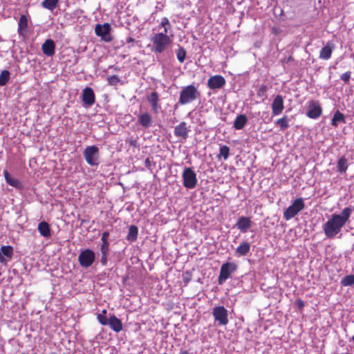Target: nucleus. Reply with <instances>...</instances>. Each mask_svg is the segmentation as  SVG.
Listing matches in <instances>:
<instances>
[{
	"label": "nucleus",
	"instance_id": "obj_3",
	"mask_svg": "<svg viewBox=\"0 0 354 354\" xmlns=\"http://www.w3.org/2000/svg\"><path fill=\"white\" fill-rule=\"evenodd\" d=\"M200 96V93L194 85L183 88L180 93L178 103L184 105L196 100Z\"/></svg>",
	"mask_w": 354,
	"mask_h": 354
},
{
	"label": "nucleus",
	"instance_id": "obj_46",
	"mask_svg": "<svg viewBox=\"0 0 354 354\" xmlns=\"http://www.w3.org/2000/svg\"><path fill=\"white\" fill-rule=\"evenodd\" d=\"M145 165H146L147 167H149L150 166L151 162H150L149 158H147L145 160Z\"/></svg>",
	"mask_w": 354,
	"mask_h": 354
},
{
	"label": "nucleus",
	"instance_id": "obj_14",
	"mask_svg": "<svg viewBox=\"0 0 354 354\" xmlns=\"http://www.w3.org/2000/svg\"><path fill=\"white\" fill-rule=\"evenodd\" d=\"M82 101L88 106H91L95 103V96L91 88L86 87L83 90Z\"/></svg>",
	"mask_w": 354,
	"mask_h": 354
},
{
	"label": "nucleus",
	"instance_id": "obj_30",
	"mask_svg": "<svg viewBox=\"0 0 354 354\" xmlns=\"http://www.w3.org/2000/svg\"><path fill=\"white\" fill-rule=\"evenodd\" d=\"M3 174H4L6 181L8 185H10L14 187H16V188H19L21 187V183L19 182V180H18L17 179L11 178L7 170H5L3 171Z\"/></svg>",
	"mask_w": 354,
	"mask_h": 354
},
{
	"label": "nucleus",
	"instance_id": "obj_47",
	"mask_svg": "<svg viewBox=\"0 0 354 354\" xmlns=\"http://www.w3.org/2000/svg\"><path fill=\"white\" fill-rule=\"evenodd\" d=\"M134 41V39H133L132 37H128L127 39V43H131V42H133Z\"/></svg>",
	"mask_w": 354,
	"mask_h": 354
},
{
	"label": "nucleus",
	"instance_id": "obj_21",
	"mask_svg": "<svg viewBox=\"0 0 354 354\" xmlns=\"http://www.w3.org/2000/svg\"><path fill=\"white\" fill-rule=\"evenodd\" d=\"M148 102L151 104L153 111L155 113L158 112V109L160 108V106L158 104L159 102V96L157 92L154 91L152 92L148 97H147Z\"/></svg>",
	"mask_w": 354,
	"mask_h": 354
},
{
	"label": "nucleus",
	"instance_id": "obj_34",
	"mask_svg": "<svg viewBox=\"0 0 354 354\" xmlns=\"http://www.w3.org/2000/svg\"><path fill=\"white\" fill-rule=\"evenodd\" d=\"M10 72L7 70L2 71L0 74V86H5L10 80Z\"/></svg>",
	"mask_w": 354,
	"mask_h": 354
},
{
	"label": "nucleus",
	"instance_id": "obj_51",
	"mask_svg": "<svg viewBox=\"0 0 354 354\" xmlns=\"http://www.w3.org/2000/svg\"><path fill=\"white\" fill-rule=\"evenodd\" d=\"M162 22L168 23L169 21H168V20H167L166 18H165V19H164V21H163Z\"/></svg>",
	"mask_w": 354,
	"mask_h": 354
},
{
	"label": "nucleus",
	"instance_id": "obj_8",
	"mask_svg": "<svg viewBox=\"0 0 354 354\" xmlns=\"http://www.w3.org/2000/svg\"><path fill=\"white\" fill-rule=\"evenodd\" d=\"M182 177L183 185L185 188L194 189L196 187L197 184L196 174L192 168H185L183 172Z\"/></svg>",
	"mask_w": 354,
	"mask_h": 354
},
{
	"label": "nucleus",
	"instance_id": "obj_26",
	"mask_svg": "<svg viewBox=\"0 0 354 354\" xmlns=\"http://www.w3.org/2000/svg\"><path fill=\"white\" fill-rule=\"evenodd\" d=\"M339 122L345 123V118L343 113H342L339 111H337L332 118L331 124L332 126L336 127L338 126Z\"/></svg>",
	"mask_w": 354,
	"mask_h": 354
},
{
	"label": "nucleus",
	"instance_id": "obj_16",
	"mask_svg": "<svg viewBox=\"0 0 354 354\" xmlns=\"http://www.w3.org/2000/svg\"><path fill=\"white\" fill-rule=\"evenodd\" d=\"M43 53L48 57L54 55L55 52V44L52 39H47L41 46Z\"/></svg>",
	"mask_w": 354,
	"mask_h": 354
},
{
	"label": "nucleus",
	"instance_id": "obj_48",
	"mask_svg": "<svg viewBox=\"0 0 354 354\" xmlns=\"http://www.w3.org/2000/svg\"><path fill=\"white\" fill-rule=\"evenodd\" d=\"M106 313H107L106 310V309H104V310L102 311V313H99V315H104V316H106Z\"/></svg>",
	"mask_w": 354,
	"mask_h": 354
},
{
	"label": "nucleus",
	"instance_id": "obj_25",
	"mask_svg": "<svg viewBox=\"0 0 354 354\" xmlns=\"http://www.w3.org/2000/svg\"><path fill=\"white\" fill-rule=\"evenodd\" d=\"M152 121V118L148 113H144L139 115L138 122L140 124L144 127H149Z\"/></svg>",
	"mask_w": 354,
	"mask_h": 354
},
{
	"label": "nucleus",
	"instance_id": "obj_45",
	"mask_svg": "<svg viewBox=\"0 0 354 354\" xmlns=\"http://www.w3.org/2000/svg\"><path fill=\"white\" fill-rule=\"evenodd\" d=\"M297 304L298 307L300 308H303L304 306V301L301 299H298L297 301Z\"/></svg>",
	"mask_w": 354,
	"mask_h": 354
},
{
	"label": "nucleus",
	"instance_id": "obj_40",
	"mask_svg": "<svg viewBox=\"0 0 354 354\" xmlns=\"http://www.w3.org/2000/svg\"><path fill=\"white\" fill-rule=\"evenodd\" d=\"M272 31L274 35H279L283 32V30L280 26H274L272 27Z\"/></svg>",
	"mask_w": 354,
	"mask_h": 354
},
{
	"label": "nucleus",
	"instance_id": "obj_5",
	"mask_svg": "<svg viewBox=\"0 0 354 354\" xmlns=\"http://www.w3.org/2000/svg\"><path fill=\"white\" fill-rule=\"evenodd\" d=\"M95 32L104 42H111L113 39L112 28L110 24H97Z\"/></svg>",
	"mask_w": 354,
	"mask_h": 354
},
{
	"label": "nucleus",
	"instance_id": "obj_23",
	"mask_svg": "<svg viewBox=\"0 0 354 354\" xmlns=\"http://www.w3.org/2000/svg\"><path fill=\"white\" fill-rule=\"evenodd\" d=\"M38 231L44 237L48 238L51 235L49 224L46 221L40 222L38 224Z\"/></svg>",
	"mask_w": 354,
	"mask_h": 354
},
{
	"label": "nucleus",
	"instance_id": "obj_53",
	"mask_svg": "<svg viewBox=\"0 0 354 354\" xmlns=\"http://www.w3.org/2000/svg\"><path fill=\"white\" fill-rule=\"evenodd\" d=\"M352 341L354 342V335L352 337Z\"/></svg>",
	"mask_w": 354,
	"mask_h": 354
},
{
	"label": "nucleus",
	"instance_id": "obj_36",
	"mask_svg": "<svg viewBox=\"0 0 354 354\" xmlns=\"http://www.w3.org/2000/svg\"><path fill=\"white\" fill-rule=\"evenodd\" d=\"M186 55H187V52H186L185 49L183 47H180L176 52L178 60L180 63H183L185 61Z\"/></svg>",
	"mask_w": 354,
	"mask_h": 354
},
{
	"label": "nucleus",
	"instance_id": "obj_44",
	"mask_svg": "<svg viewBox=\"0 0 354 354\" xmlns=\"http://www.w3.org/2000/svg\"><path fill=\"white\" fill-rule=\"evenodd\" d=\"M19 22H28L27 17L24 15H22L19 18Z\"/></svg>",
	"mask_w": 354,
	"mask_h": 354
},
{
	"label": "nucleus",
	"instance_id": "obj_13",
	"mask_svg": "<svg viewBox=\"0 0 354 354\" xmlns=\"http://www.w3.org/2000/svg\"><path fill=\"white\" fill-rule=\"evenodd\" d=\"M225 84V78L219 75L212 76L207 81V86L210 89H219Z\"/></svg>",
	"mask_w": 354,
	"mask_h": 354
},
{
	"label": "nucleus",
	"instance_id": "obj_39",
	"mask_svg": "<svg viewBox=\"0 0 354 354\" xmlns=\"http://www.w3.org/2000/svg\"><path fill=\"white\" fill-rule=\"evenodd\" d=\"M97 319L99 322V323L102 326L108 325L109 319H107L106 316H104V315L97 314Z\"/></svg>",
	"mask_w": 354,
	"mask_h": 354
},
{
	"label": "nucleus",
	"instance_id": "obj_37",
	"mask_svg": "<svg viewBox=\"0 0 354 354\" xmlns=\"http://www.w3.org/2000/svg\"><path fill=\"white\" fill-rule=\"evenodd\" d=\"M230 153V148L227 146L223 145L220 147L219 155L225 160L227 159Z\"/></svg>",
	"mask_w": 354,
	"mask_h": 354
},
{
	"label": "nucleus",
	"instance_id": "obj_52",
	"mask_svg": "<svg viewBox=\"0 0 354 354\" xmlns=\"http://www.w3.org/2000/svg\"><path fill=\"white\" fill-rule=\"evenodd\" d=\"M112 78H114L115 80H118V78L115 76H113Z\"/></svg>",
	"mask_w": 354,
	"mask_h": 354
},
{
	"label": "nucleus",
	"instance_id": "obj_24",
	"mask_svg": "<svg viewBox=\"0 0 354 354\" xmlns=\"http://www.w3.org/2000/svg\"><path fill=\"white\" fill-rule=\"evenodd\" d=\"M109 236V232L108 231H105L102 233L101 241L102 245L100 246V251L102 253L109 252V243L108 241V238Z\"/></svg>",
	"mask_w": 354,
	"mask_h": 354
},
{
	"label": "nucleus",
	"instance_id": "obj_2",
	"mask_svg": "<svg viewBox=\"0 0 354 354\" xmlns=\"http://www.w3.org/2000/svg\"><path fill=\"white\" fill-rule=\"evenodd\" d=\"M158 30L160 32L153 33L151 38L152 51L156 54L161 53L167 49L173 40L170 24H161Z\"/></svg>",
	"mask_w": 354,
	"mask_h": 354
},
{
	"label": "nucleus",
	"instance_id": "obj_35",
	"mask_svg": "<svg viewBox=\"0 0 354 354\" xmlns=\"http://www.w3.org/2000/svg\"><path fill=\"white\" fill-rule=\"evenodd\" d=\"M341 284L343 286H350L354 285V274L347 275L342 279Z\"/></svg>",
	"mask_w": 354,
	"mask_h": 354
},
{
	"label": "nucleus",
	"instance_id": "obj_28",
	"mask_svg": "<svg viewBox=\"0 0 354 354\" xmlns=\"http://www.w3.org/2000/svg\"><path fill=\"white\" fill-rule=\"evenodd\" d=\"M289 122L290 120L288 116L284 115L282 118L277 119L275 122V124L279 127L281 131H284L290 127Z\"/></svg>",
	"mask_w": 354,
	"mask_h": 354
},
{
	"label": "nucleus",
	"instance_id": "obj_11",
	"mask_svg": "<svg viewBox=\"0 0 354 354\" xmlns=\"http://www.w3.org/2000/svg\"><path fill=\"white\" fill-rule=\"evenodd\" d=\"M272 113L273 116L280 115L284 109V100L281 95H277L271 104Z\"/></svg>",
	"mask_w": 354,
	"mask_h": 354
},
{
	"label": "nucleus",
	"instance_id": "obj_29",
	"mask_svg": "<svg viewBox=\"0 0 354 354\" xmlns=\"http://www.w3.org/2000/svg\"><path fill=\"white\" fill-rule=\"evenodd\" d=\"M138 229L136 225H130L129 227V233L127 239L130 242H133L137 239Z\"/></svg>",
	"mask_w": 354,
	"mask_h": 354
},
{
	"label": "nucleus",
	"instance_id": "obj_27",
	"mask_svg": "<svg viewBox=\"0 0 354 354\" xmlns=\"http://www.w3.org/2000/svg\"><path fill=\"white\" fill-rule=\"evenodd\" d=\"M250 250V245L248 242H243L236 249V254L239 256L246 255Z\"/></svg>",
	"mask_w": 354,
	"mask_h": 354
},
{
	"label": "nucleus",
	"instance_id": "obj_33",
	"mask_svg": "<svg viewBox=\"0 0 354 354\" xmlns=\"http://www.w3.org/2000/svg\"><path fill=\"white\" fill-rule=\"evenodd\" d=\"M58 2L59 0H44L41 5L44 8L53 10L57 7Z\"/></svg>",
	"mask_w": 354,
	"mask_h": 354
},
{
	"label": "nucleus",
	"instance_id": "obj_19",
	"mask_svg": "<svg viewBox=\"0 0 354 354\" xmlns=\"http://www.w3.org/2000/svg\"><path fill=\"white\" fill-rule=\"evenodd\" d=\"M108 325L115 333L120 332L123 328L122 321L115 315L109 317Z\"/></svg>",
	"mask_w": 354,
	"mask_h": 354
},
{
	"label": "nucleus",
	"instance_id": "obj_42",
	"mask_svg": "<svg viewBox=\"0 0 354 354\" xmlns=\"http://www.w3.org/2000/svg\"><path fill=\"white\" fill-rule=\"evenodd\" d=\"M102 259H101V263H102V265H106V261H107V256L109 254V252H106L105 254L104 253H102Z\"/></svg>",
	"mask_w": 354,
	"mask_h": 354
},
{
	"label": "nucleus",
	"instance_id": "obj_38",
	"mask_svg": "<svg viewBox=\"0 0 354 354\" xmlns=\"http://www.w3.org/2000/svg\"><path fill=\"white\" fill-rule=\"evenodd\" d=\"M19 33L25 36L28 32V24H19Z\"/></svg>",
	"mask_w": 354,
	"mask_h": 354
},
{
	"label": "nucleus",
	"instance_id": "obj_31",
	"mask_svg": "<svg viewBox=\"0 0 354 354\" xmlns=\"http://www.w3.org/2000/svg\"><path fill=\"white\" fill-rule=\"evenodd\" d=\"M268 91V86L266 84H261L257 91V95L258 97L261 98L262 101L263 102L266 99H267V92Z\"/></svg>",
	"mask_w": 354,
	"mask_h": 354
},
{
	"label": "nucleus",
	"instance_id": "obj_22",
	"mask_svg": "<svg viewBox=\"0 0 354 354\" xmlns=\"http://www.w3.org/2000/svg\"><path fill=\"white\" fill-rule=\"evenodd\" d=\"M247 122L248 118L245 115H239L234 122V128L236 130H241L245 126Z\"/></svg>",
	"mask_w": 354,
	"mask_h": 354
},
{
	"label": "nucleus",
	"instance_id": "obj_15",
	"mask_svg": "<svg viewBox=\"0 0 354 354\" xmlns=\"http://www.w3.org/2000/svg\"><path fill=\"white\" fill-rule=\"evenodd\" d=\"M13 254V248L10 245H3L0 248V262L6 264L8 261L4 257L9 260L11 259Z\"/></svg>",
	"mask_w": 354,
	"mask_h": 354
},
{
	"label": "nucleus",
	"instance_id": "obj_9",
	"mask_svg": "<svg viewBox=\"0 0 354 354\" xmlns=\"http://www.w3.org/2000/svg\"><path fill=\"white\" fill-rule=\"evenodd\" d=\"M212 315L215 322L219 325L225 326L228 324V313L224 306H216L212 310Z\"/></svg>",
	"mask_w": 354,
	"mask_h": 354
},
{
	"label": "nucleus",
	"instance_id": "obj_41",
	"mask_svg": "<svg viewBox=\"0 0 354 354\" xmlns=\"http://www.w3.org/2000/svg\"><path fill=\"white\" fill-rule=\"evenodd\" d=\"M341 80L344 81L345 83H347L349 82L351 78V72L348 71L344 73H343L341 77Z\"/></svg>",
	"mask_w": 354,
	"mask_h": 354
},
{
	"label": "nucleus",
	"instance_id": "obj_6",
	"mask_svg": "<svg viewBox=\"0 0 354 354\" xmlns=\"http://www.w3.org/2000/svg\"><path fill=\"white\" fill-rule=\"evenodd\" d=\"M237 270V265L234 262H227L223 263L220 270L218 283L219 285L223 284L229 279L232 274Z\"/></svg>",
	"mask_w": 354,
	"mask_h": 354
},
{
	"label": "nucleus",
	"instance_id": "obj_4",
	"mask_svg": "<svg viewBox=\"0 0 354 354\" xmlns=\"http://www.w3.org/2000/svg\"><path fill=\"white\" fill-rule=\"evenodd\" d=\"M305 207L304 199L298 198L295 199L291 205H290L283 212V218L286 220H290L295 217L300 211Z\"/></svg>",
	"mask_w": 354,
	"mask_h": 354
},
{
	"label": "nucleus",
	"instance_id": "obj_50",
	"mask_svg": "<svg viewBox=\"0 0 354 354\" xmlns=\"http://www.w3.org/2000/svg\"><path fill=\"white\" fill-rule=\"evenodd\" d=\"M271 121H272V118H268V120H267V121H266V123H269V122H271Z\"/></svg>",
	"mask_w": 354,
	"mask_h": 354
},
{
	"label": "nucleus",
	"instance_id": "obj_17",
	"mask_svg": "<svg viewBox=\"0 0 354 354\" xmlns=\"http://www.w3.org/2000/svg\"><path fill=\"white\" fill-rule=\"evenodd\" d=\"M189 130L187 129V123L185 122H181L174 129V135L176 137L186 139L188 137V132Z\"/></svg>",
	"mask_w": 354,
	"mask_h": 354
},
{
	"label": "nucleus",
	"instance_id": "obj_43",
	"mask_svg": "<svg viewBox=\"0 0 354 354\" xmlns=\"http://www.w3.org/2000/svg\"><path fill=\"white\" fill-rule=\"evenodd\" d=\"M129 145L131 146H133V147H138V142H137V140L136 139H131V140H129Z\"/></svg>",
	"mask_w": 354,
	"mask_h": 354
},
{
	"label": "nucleus",
	"instance_id": "obj_20",
	"mask_svg": "<svg viewBox=\"0 0 354 354\" xmlns=\"http://www.w3.org/2000/svg\"><path fill=\"white\" fill-rule=\"evenodd\" d=\"M334 47L335 46L333 43L328 42L326 45L320 50L319 58L326 60L330 59Z\"/></svg>",
	"mask_w": 354,
	"mask_h": 354
},
{
	"label": "nucleus",
	"instance_id": "obj_1",
	"mask_svg": "<svg viewBox=\"0 0 354 354\" xmlns=\"http://www.w3.org/2000/svg\"><path fill=\"white\" fill-rule=\"evenodd\" d=\"M352 212L353 209L351 207H346L340 214H333L322 225L325 236L328 239L335 238L349 222Z\"/></svg>",
	"mask_w": 354,
	"mask_h": 354
},
{
	"label": "nucleus",
	"instance_id": "obj_32",
	"mask_svg": "<svg viewBox=\"0 0 354 354\" xmlns=\"http://www.w3.org/2000/svg\"><path fill=\"white\" fill-rule=\"evenodd\" d=\"M348 167V160L344 156H342L337 161V169L340 173H346Z\"/></svg>",
	"mask_w": 354,
	"mask_h": 354
},
{
	"label": "nucleus",
	"instance_id": "obj_18",
	"mask_svg": "<svg viewBox=\"0 0 354 354\" xmlns=\"http://www.w3.org/2000/svg\"><path fill=\"white\" fill-rule=\"evenodd\" d=\"M252 225V221L249 217L241 216L236 223V227L242 232H245Z\"/></svg>",
	"mask_w": 354,
	"mask_h": 354
},
{
	"label": "nucleus",
	"instance_id": "obj_49",
	"mask_svg": "<svg viewBox=\"0 0 354 354\" xmlns=\"http://www.w3.org/2000/svg\"><path fill=\"white\" fill-rule=\"evenodd\" d=\"M180 354H190L187 351H182Z\"/></svg>",
	"mask_w": 354,
	"mask_h": 354
},
{
	"label": "nucleus",
	"instance_id": "obj_10",
	"mask_svg": "<svg viewBox=\"0 0 354 354\" xmlns=\"http://www.w3.org/2000/svg\"><path fill=\"white\" fill-rule=\"evenodd\" d=\"M95 259V253L90 249L82 251L78 257L80 266L86 268L90 267L93 263Z\"/></svg>",
	"mask_w": 354,
	"mask_h": 354
},
{
	"label": "nucleus",
	"instance_id": "obj_7",
	"mask_svg": "<svg viewBox=\"0 0 354 354\" xmlns=\"http://www.w3.org/2000/svg\"><path fill=\"white\" fill-rule=\"evenodd\" d=\"M84 159L90 166H97L99 164V149L96 146L86 147L83 153Z\"/></svg>",
	"mask_w": 354,
	"mask_h": 354
},
{
	"label": "nucleus",
	"instance_id": "obj_12",
	"mask_svg": "<svg viewBox=\"0 0 354 354\" xmlns=\"http://www.w3.org/2000/svg\"><path fill=\"white\" fill-rule=\"evenodd\" d=\"M322 113V109L317 102L310 101L308 104L307 116L312 119L319 118Z\"/></svg>",
	"mask_w": 354,
	"mask_h": 354
}]
</instances>
